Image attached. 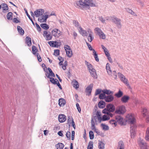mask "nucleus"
Listing matches in <instances>:
<instances>
[{"mask_svg":"<svg viewBox=\"0 0 149 149\" xmlns=\"http://www.w3.org/2000/svg\"><path fill=\"white\" fill-rule=\"evenodd\" d=\"M26 42L28 46L31 45V38L27 36L26 38Z\"/></svg>","mask_w":149,"mask_h":149,"instance_id":"nucleus-27","label":"nucleus"},{"mask_svg":"<svg viewBox=\"0 0 149 149\" xmlns=\"http://www.w3.org/2000/svg\"><path fill=\"white\" fill-rule=\"evenodd\" d=\"M70 132H67L66 134V136L68 140H70Z\"/></svg>","mask_w":149,"mask_h":149,"instance_id":"nucleus-49","label":"nucleus"},{"mask_svg":"<svg viewBox=\"0 0 149 149\" xmlns=\"http://www.w3.org/2000/svg\"><path fill=\"white\" fill-rule=\"evenodd\" d=\"M24 10L25 11V13H26V15L28 16V17L29 19L31 21V22H32L33 24V25H35L32 19V18L30 16L29 14H28V13L27 12V11L26 9V8H24Z\"/></svg>","mask_w":149,"mask_h":149,"instance_id":"nucleus-37","label":"nucleus"},{"mask_svg":"<svg viewBox=\"0 0 149 149\" xmlns=\"http://www.w3.org/2000/svg\"><path fill=\"white\" fill-rule=\"evenodd\" d=\"M13 21L15 23H18L20 22V21L16 18H15L13 19Z\"/></svg>","mask_w":149,"mask_h":149,"instance_id":"nucleus-64","label":"nucleus"},{"mask_svg":"<svg viewBox=\"0 0 149 149\" xmlns=\"http://www.w3.org/2000/svg\"><path fill=\"white\" fill-rule=\"evenodd\" d=\"M36 55L38 61L39 62H41V61H42L41 58L40 57V55H39L38 53H37L36 54Z\"/></svg>","mask_w":149,"mask_h":149,"instance_id":"nucleus-53","label":"nucleus"},{"mask_svg":"<svg viewBox=\"0 0 149 149\" xmlns=\"http://www.w3.org/2000/svg\"><path fill=\"white\" fill-rule=\"evenodd\" d=\"M58 119L60 122L63 123L66 120V117L64 115L61 114L59 115Z\"/></svg>","mask_w":149,"mask_h":149,"instance_id":"nucleus-15","label":"nucleus"},{"mask_svg":"<svg viewBox=\"0 0 149 149\" xmlns=\"http://www.w3.org/2000/svg\"><path fill=\"white\" fill-rule=\"evenodd\" d=\"M50 81L53 84H56V81L52 77L50 78Z\"/></svg>","mask_w":149,"mask_h":149,"instance_id":"nucleus-50","label":"nucleus"},{"mask_svg":"<svg viewBox=\"0 0 149 149\" xmlns=\"http://www.w3.org/2000/svg\"><path fill=\"white\" fill-rule=\"evenodd\" d=\"M54 54L56 56H58L59 54V50L58 49L55 50L54 51Z\"/></svg>","mask_w":149,"mask_h":149,"instance_id":"nucleus-51","label":"nucleus"},{"mask_svg":"<svg viewBox=\"0 0 149 149\" xmlns=\"http://www.w3.org/2000/svg\"><path fill=\"white\" fill-rule=\"evenodd\" d=\"M101 92V90L100 89H97L96 90V91L95 93V95H97L99 94H100Z\"/></svg>","mask_w":149,"mask_h":149,"instance_id":"nucleus-57","label":"nucleus"},{"mask_svg":"<svg viewBox=\"0 0 149 149\" xmlns=\"http://www.w3.org/2000/svg\"><path fill=\"white\" fill-rule=\"evenodd\" d=\"M72 126L73 127V128L75 129V126L74 123V121L73 119L72 118Z\"/></svg>","mask_w":149,"mask_h":149,"instance_id":"nucleus-63","label":"nucleus"},{"mask_svg":"<svg viewBox=\"0 0 149 149\" xmlns=\"http://www.w3.org/2000/svg\"><path fill=\"white\" fill-rule=\"evenodd\" d=\"M114 99V97L113 95H109L105 96V100L106 102H109L112 101Z\"/></svg>","mask_w":149,"mask_h":149,"instance_id":"nucleus-16","label":"nucleus"},{"mask_svg":"<svg viewBox=\"0 0 149 149\" xmlns=\"http://www.w3.org/2000/svg\"><path fill=\"white\" fill-rule=\"evenodd\" d=\"M95 30L97 32L100 38L103 39H105L106 38L105 35L100 28H96L95 29Z\"/></svg>","mask_w":149,"mask_h":149,"instance_id":"nucleus-8","label":"nucleus"},{"mask_svg":"<svg viewBox=\"0 0 149 149\" xmlns=\"http://www.w3.org/2000/svg\"><path fill=\"white\" fill-rule=\"evenodd\" d=\"M128 118L129 122L130 124L131 136L132 138H134L136 134V125L135 124V120L134 116L132 114L128 115L127 116Z\"/></svg>","mask_w":149,"mask_h":149,"instance_id":"nucleus-2","label":"nucleus"},{"mask_svg":"<svg viewBox=\"0 0 149 149\" xmlns=\"http://www.w3.org/2000/svg\"><path fill=\"white\" fill-rule=\"evenodd\" d=\"M66 55L69 57H70L72 55V52L71 49L66 51Z\"/></svg>","mask_w":149,"mask_h":149,"instance_id":"nucleus-39","label":"nucleus"},{"mask_svg":"<svg viewBox=\"0 0 149 149\" xmlns=\"http://www.w3.org/2000/svg\"><path fill=\"white\" fill-rule=\"evenodd\" d=\"M130 99L129 97L127 95L123 96L121 98V101L123 103L127 102Z\"/></svg>","mask_w":149,"mask_h":149,"instance_id":"nucleus-21","label":"nucleus"},{"mask_svg":"<svg viewBox=\"0 0 149 149\" xmlns=\"http://www.w3.org/2000/svg\"><path fill=\"white\" fill-rule=\"evenodd\" d=\"M125 111V107L123 105L118 107L116 109L115 113L119 114H124Z\"/></svg>","mask_w":149,"mask_h":149,"instance_id":"nucleus-6","label":"nucleus"},{"mask_svg":"<svg viewBox=\"0 0 149 149\" xmlns=\"http://www.w3.org/2000/svg\"><path fill=\"white\" fill-rule=\"evenodd\" d=\"M93 54L95 60L97 62H98L99 61V58L98 57L97 55L95 50H93Z\"/></svg>","mask_w":149,"mask_h":149,"instance_id":"nucleus-40","label":"nucleus"},{"mask_svg":"<svg viewBox=\"0 0 149 149\" xmlns=\"http://www.w3.org/2000/svg\"><path fill=\"white\" fill-rule=\"evenodd\" d=\"M43 36L46 37V40H49L52 39V36H50V32L47 31H45L44 32Z\"/></svg>","mask_w":149,"mask_h":149,"instance_id":"nucleus-13","label":"nucleus"},{"mask_svg":"<svg viewBox=\"0 0 149 149\" xmlns=\"http://www.w3.org/2000/svg\"><path fill=\"white\" fill-rule=\"evenodd\" d=\"M35 24L37 29L39 31H40L41 30V28L39 25L37 23H36Z\"/></svg>","mask_w":149,"mask_h":149,"instance_id":"nucleus-61","label":"nucleus"},{"mask_svg":"<svg viewBox=\"0 0 149 149\" xmlns=\"http://www.w3.org/2000/svg\"><path fill=\"white\" fill-rule=\"evenodd\" d=\"M40 26L43 29L45 30L49 29V26L46 23H42L40 24Z\"/></svg>","mask_w":149,"mask_h":149,"instance_id":"nucleus-34","label":"nucleus"},{"mask_svg":"<svg viewBox=\"0 0 149 149\" xmlns=\"http://www.w3.org/2000/svg\"><path fill=\"white\" fill-rule=\"evenodd\" d=\"M1 8L3 10L2 12L3 13H5L8 12V7L6 3H3L1 4Z\"/></svg>","mask_w":149,"mask_h":149,"instance_id":"nucleus-14","label":"nucleus"},{"mask_svg":"<svg viewBox=\"0 0 149 149\" xmlns=\"http://www.w3.org/2000/svg\"><path fill=\"white\" fill-rule=\"evenodd\" d=\"M110 119V118L106 115H103L102 118V120L103 121L108 120Z\"/></svg>","mask_w":149,"mask_h":149,"instance_id":"nucleus-46","label":"nucleus"},{"mask_svg":"<svg viewBox=\"0 0 149 149\" xmlns=\"http://www.w3.org/2000/svg\"><path fill=\"white\" fill-rule=\"evenodd\" d=\"M88 68L89 69V71L90 70H91L92 69H94L92 68V65L91 64H89V65H88Z\"/></svg>","mask_w":149,"mask_h":149,"instance_id":"nucleus-62","label":"nucleus"},{"mask_svg":"<svg viewBox=\"0 0 149 149\" xmlns=\"http://www.w3.org/2000/svg\"><path fill=\"white\" fill-rule=\"evenodd\" d=\"M92 88L93 85L92 84L90 85L86 88V93H87V95H88L91 94Z\"/></svg>","mask_w":149,"mask_h":149,"instance_id":"nucleus-17","label":"nucleus"},{"mask_svg":"<svg viewBox=\"0 0 149 149\" xmlns=\"http://www.w3.org/2000/svg\"><path fill=\"white\" fill-rule=\"evenodd\" d=\"M115 119L116 121L114 120H112L111 121V123L112 124H114L115 125H117V122L119 124L122 125L123 124V118L120 115H117L115 116Z\"/></svg>","mask_w":149,"mask_h":149,"instance_id":"nucleus-4","label":"nucleus"},{"mask_svg":"<svg viewBox=\"0 0 149 149\" xmlns=\"http://www.w3.org/2000/svg\"><path fill=\"white\" fill-rule=\"evenodd\" d=\"M17 29L18 32L22 35H24V30L20 26H17Z\"/></svg>","mask_w":149,"mask_h":149,"instance_id":"nucleus-31","label":"nucleus"},{"mask_svg":"<svg viewBox=\"0 0 149 149\" xmlns=\"http://www.w3.org/2000/svg\"><path fill=\"white\" fill-rule=\"evenodd\" d=\"M48 44L52 47H56L57 46L58 42L56 41H49L48 42Z\"/></svg>","mask_w":149,"mask_h":149,"instance_id":"nucleus-26","label":"nucleus"},{"mask_svg":"<svg viewBox=\"0 0 149 149\" xmlns=\"http://www.w3.org/2000/svg\"><path fill=\"white\" fill-rule=\"evenodd\" d=\"M138 142L141 149H147L146 143L144 141L143 139L140 138L139 139Z\"/></svg>","mask_w":149,"mask_h":149,"instance_id":"nucleus-9","label":"nucleus"},{"mask_svg":"<svg viewBox=\"0 0 149 149\" xmlns=\"http://www.w3.org/2000/svg\"><path fill=\"white\" fill-rule=\"evenodd\" d=\"M112 112H108V113H104L107 114L108 115V117H112L113 116V114L111 113Z\"/></svg>","mask_w":149,"mask_h":149,"instance_id":"nucleus-59","label":"nucleus"},{"mask_svg":"<svg viewBox=\"0 0 149 149\" xmlns=\"http://www.w3.org/2000/svg\"><path fill=\"white\" fill-rule=\"evenodd\" d=\"M61 31L58 29H55L52 31V35L56 38H58L60 35Z\"/></svg>","mask_w":149,"mask_h":149,"instance_id":"nucleus-11","label":"nucleus"},{"mask_svg":"<svg viewBox=\"0 0 149 149\" xmlns=\"http://www.w3.org/2000/svg\"><path fill=\"white\" fill-rule=\"evenodd\" d=\"M102 92L103 93H104L105 94H107V95H110L111 94H113V92L107 89L104 90H102Z\"/></svg>","mask_w":149,"mask_h":149,"instance_id":"nucleus-36","label":"nucleus"},{"mask_svg":"<svg viewBox=\"0 0 149 149\" xmlns=\"http://www.w3.org/2000/svg\"><path fill=\"white\" fill-rule=\"evenodd\" d=\"M73 23L75 25V26L76 27L78 26H79V23L77 21L75 20H74L73 21Z\"/></svg>","mask_w":149,"mask_h":149,"instance_id":"nucleus-54","label":"nucleus"},{"mask_svg":"<svg viewBox=\"0 0 149 149\" xmlns=\"http://www.w3.org/2000/svg\"><path fill=\"white\" fill-rule=\"evenodd\" d=\"M142 114L143 116L144 117H145L146 116H147V115L148 114V113L147 112V109L144 108L143 109L142 111Z\"/></svg>","mask_w":149,"mask_h":149,"instance_id":"nucleus-41","label":"nucleus"},{"mask_svg":"<svg viewBox=\"0 0 149 149\" xmlns=\"http://www.w3.org/2000/svg\"><path fill=\"white\" fill-rule=\"evenodd\" d=\"M48 17V15H43L38 18V21L41 22H46Z\"/></svg>","mask_w":149,"mask_h":149,"instance_id":"nucleus-12","label":"nucleus"},{"mask_svg":"<svg viewBox=\"0 0 149 149\" xmlns=\"http://www.w3.org/2000/svg\"><path fill=\"white\" fill-rule=\"evenodd\" d=\"M104 52L106 56H110V54L108 50L107 49L104 51Z\"/></svg>","mask_w":149,"mask_h":149,"instance_id":"nucleus-56","label":"nucleus"},{"mask_svg":"<svg viewBox=\"0 0 149 149\" xmlns=\"http://www.w3.org/2000/svg\"><path fill=\"white\" fill-rule=\"evenodd\" d=\"M76 106L77 107V108L78 109L79 112L80 113L81 111V108L80 107L78 103H76Z\"/></svg>","mask_w":149,"mask_h":149,"instance_id":"nucleus-55","label":"nucleus"},{"mask_svg":"<svg viewBox=\"0 0 149 149\" xmlns=\"http://www.w3.org/2000/svg\"><path fill=\"white\" fill-rule=\"evenodd\" d=\"M105 103L102 100L100 101L98 103V106L100 108H103L105 107Z\"/></svg>","mask_w":149,"mask_h":149,"instance_id":"nucleus-25","label":"nucleus"},{"mask_svg":"<svg viewBox=\"0 0 149 149\" xmlns=\"http://www.w3.org/2000/svg\"><path fill=\"white\" fill-rule=\"evenodd\" d=\"M57 149H63L64 146V145L61 143H58L56 145Z\"/></svg>","mask_w":149,"mask_h":149,"instance_id":"nucleus-32","label":"nucleus"},{"mask_svg":"<svg viewBox=\"0 0 149 149\" xmlns=\"http://www.w3.org/2000/svg\"><path fill=\"white\" fill-rule=\"evenodd\" d=\"M89 136L91 139H93L94 138L93 132L91 130L89 132Z\"/></svg>","mask_w":149,"mask_h":149,"instance_id":"nucleus-45","label":"nucleus"},{"mask_svg":"<svg viewBox=\"0 0 149 149\" xmlns=\"http://www.w3.org/2000/svg\"><path fill=\"white\" fill-rule=\"evenodd\" d=\"M86 45H87V46L88 47L89 49L90 50H92V51H93V50H95L94 49H93L92 48V47H91V45H89V44L88 42H86Z\"/></svg>","mask_w":149,"mask_h":149,"instance_id":"nucleus-52","label":"nucleus"},{"mask_svg":"<svg viewBox=\"0 0 149 149\" xmlns=\"http://www.w3.org/2000/svg\"><path fill=\"white\" fill-rule=\"evenodd\" d=\"M101 125L102 128L103 130H107L109 129V127L107 125H106L103 124H102Z\"/></svg>","mask_w":149,"mask_h":149,"instance_id":"nucleus-43","label":"nucleus"},{"mask_svg":"<svg viewBox=\"0 0 149 149\" xmlns=\"http://www.w3.org/2000/svg\"><path fill=\"white\" fill-rule=\"evenodd\" d=\"M88 33L89 36L87 38L88 40V41L91 42L93 39L94 37L92 34L91 31L90 30L88 31Z\"/></svg>","mask_w":149,"mask_h":149,"instance_id":"nucleus-20","label":"nucleus"},{"mask_svg":"<svg viewBox=\"0 0 149 149\" xmlns=\"http://www.w3.org/2000/svg\"><path fill=\"white\" fill-rule=\"evenodd\" d=\"M106 69L107 72V73L109 75H111L112 72L110 69V68L109 66V63H107L106 66Z\"/></svg>","mask_w":149,"mask_h":149,"instance_id":"nucleus-24","label":"nucleus"},{"mask_svg":"<svg viewBox=\"0 0 149 149\" xmlns=\"http://www.w3.org/2000/svg\"><path fill=\"white\" fill-rule=\"evenodd\" d=\"M123 92L120 90H119L118 92L115 94V96L118 98H120L123 96Z\"/></svg>","mask_w":149,"mask_h":149,"instance_id":"nucleus-33","label":"nucleus"},{"mask_svg":"<svg viewBox=\"0 0 149 149\" xmlns=\"http://www.w3.org/2000/svg\"><path fill=\"white\" fill-rule=\"evenodd\" d=\"M72 83L73 85V86L75 88L77 89L79 88V84L78 83L77 81L75 80H74L72 81Z\"/></svg>","mask_w":149,"mask_h":149,"instance_id":"nucleus-29","label":"nucleus"},{"mask_svg":"<svg viewBox=\"0 0 149 149\" xmlns=\"http://www.w3.org/2000/svg\"><path fill=\"white\" fill-rule=\"evenodd\" d=\"M95 123L94 122L93 119L92 118L91 120V128L92 130H94L96 128L95 126Z\"/></svg>","mask_w":149,"mask_h":149,"instance_id":"nucleus-35","label":"nucleus"},{"mask_svg":"<svg viewBox=\"0 0 149 149\" xmlns=\"http://www.w3.org/2000/svg\"><path fill=\"white\" fill-rule=\"evenodd\" d=\"M118 77L120 78L121 81L124 83L127 86H129V84L128 83V80L125 78V76L120 72L118 73Z\"/></svg>","mask_w":149,"mask_h":149,"instance_id":"nucleus-7","label":"nucleus"},{"mask_svg":"<svg viewBox=\"0 0 149 149\" xmlns=\"http://www.w3.org/2000/svg\"><path fill=\"white\" fill-rule=\"evenodd\" d=\"M44 10L43 9H39L36 10L34 12L35 16L38 17L42 16L44 13Z\"/></svg>","mask_w":149,"mask_h":149,"instance_id":"nucleus-10","label":"nucleus"},{"mask_svg":"<svg viewBox=\"0 0 149 149\" xmlns=\"http://www.w3.org/2000/svg\"><path fill=\"white\" fill-rule=\"evenodd\" d=\"M32 50L33 53L34 55L37 54V52H38V50L36 47L35 46H33L32 47Z\"/></svg>","mask_w":149,"mask_h":149,"instance_id":"nucleus-38","label":"nucleus"},{"mask_svg":"<svg viewBox=\"0 0 149 149\" xmlns=\"http://www.w3.org/2000/svg\"><path fill=\"white\" fill-rule=\"evenodd\" d=\"M112 21L115 24L118 29H120L122 27L121 20L119 19L114 16L111 17Z\"/></svg>","mask_w":149,"mask_h":149,"instance_id":"nucleus-5","label":"nucleus"},{"mask_svg":"<svg viewBox=\"0 0 149 149\" xmlns=\"http://www.w3.org/2000/svg\"><path fill=\"white\" fill-rule=\"evenodd\" d=\"M98 143V148L99 149H104L105 144L102 141H99Z\"/></svg>","mask_w":149,"mask_h":149,"instance_id":"nucleus-28","label":"nucleus"},{"mask_svg":"<svg viewBox=\"0 0 149 149\" xmlns=\"http://www.w3.org/2000/svg\"><path fill=\"white\" fill-rule=\"evenodd\" d=\"M12 13L11 12L8 13L7 15V18L8 20L12 19Z\"/></svg>","mask_w":149,"mask_h":149,"instance_id":"nucleus-42","label":"nucleus"},{"mask_svg":"<svg viewBox=\"0 0 149 149\" xmlns=\"http://www.w3.org/2000/svg\"><path fill=\"white\" fill-rule=\"evenodd\" d=\"M125 145L123 141H119L118 143V146L117 149H124Z\"/></svg>","mask_w":149,"mask_h":149,"instance_id":"nucleus-18","label":"nucleus"},{"mask_svg":"<svg viewBox=\"0 0 149 149\" xmlns=\"http://www.w3.org/2000/svg\"><path fill=\"white\" fill-rule=\"evenodd\" d=\"M64 48L66 51L67 50V49L68 50H70L71 49H70V47L68 45H66L65 46Z\"/></svg>","mask_w":149,"mask_h":149,"instance_id":"nucleus-60","label":"nucleus"},{"mask_svg":"<svg viewBox=\"0 0 149 149\" xmlns=\"http://www.w3.org/2000/svg\"><path fill=\"white\" fill-rule=\"evenodd\" d=\"M89 72H90L91 76L96 79L97 77V75L96 72L95 70L94 69H92L91 70H90Z\"/></svg>","mask_w":149,"mask_h":149,"instance_id":"nucleus-22","label":"nucleus"},{"mask_svg":"<svg viewBox=\"0 0 149 149\" xmlns=\"http://www.w3.org/2000/svg\"><path fill=\"white\" fill-rule=\"evenodd\" d=\"M66 103L65 100L63 99H60L59 100L58 104L60 106H63Z\"/></svg>","mask_w":149,"mask_h":149,"instance_id":"nucleus-23","label":"nucleus"},{"mask_svg":"<svg viewBox=\"0 0 149 149\" xmlns=\"http://www.w3.org/2000/svg\"><path fill=\"white\" fill-rule=\"evenodd\" d=\"M106 96L104 93H101L100 94L99 96V98L101 100H103L104 99H105V97Z\"/></svg>","mask_w":149,"mask_h":149,"instance_id":"nucleus-48","label":"nucleus"},{"mask_svg":"<svg viewBox=\"0 0 149 149\" xmlns=\"http://www.w3.org/2000/svg\"><path fill=\"white\" fill-rule=\"evenodd\" d=\"M116 109L115 106L113 104H108L106 106V108L102 111V113H108L109 112H114Z\"/></svg>","mask_w":149,"mask_h":149,"instance_id":"nucleus-3","label":"nucleus"},{"mask_svg":"<svg viewBox=\"0 0 149 149\" xmlns=\"http://www.w3.org/2000/svg\"><path fill=\"white\" fill-rule=\"evenodd\" d=\"M96 116L97 117H100L101 116V114L100 111H98L96 113Z\"/></svg>","mask_w":149,"mask_h":149,"instance_id":"nucleus-58","label":"nucleus"},{"mask_svg":"<svg viewBox=\"0 0 149 149\" xmlns=\"http://www.w3.org/2000/svg\"><path fill=\"white\" fill-rule=\"evenodd\" d=\"M126 11L128 13H130L131 15L135 16H137V14L131 9L129 8H127L126 9Z\"/></svg>","mask_w":149,"mask_h":149,"instance_id":"nucleus-30","label":"nucleus"},{"mask_svg":"<svg viewBox=\"0 0 149 149\" xmlns=\"http://www.w3.org/2000/svg\"><path fill=\"white\" fill-rule=\"evenodd\" d=\"M79 32L82 36H88V33H87L86 31L83 30L80 26L79 27Z\"/></svg>","mask_w":149,"mask_h":149,"instance_id":"nucleus-19","label":"nucleus"},{"mask_svg":"<svg viewBox=\"0 0 149 149\" xmlns=\"http://www.w3.org/2000/svg\"><path fill=\"white\" fill-rule=\"evenodd\" d=\"M145 139L147 141L149 140V129L148 128H147L146 131Z\"/></svg>","mask_w":149,"mask_h":149,"instance_id":"nucleus-44","label":"nucleus"},{"mask_svg":"<svg viewBox=\"0 0 149 149\" xmlns=\"http://www.w3.org/2000/svg\"><path fill=\"white\" fill-rule=\"evenodd\" d=\"M82 0L77 1L74 3L75 6L81 9L87 10L89 8V6L95 7L97 6V3L94 0H85L82 2Z\"/></svg>","mask_w":149,"mask_h":149,"instance_id":"nucleus-1","label":"nucleus"},{"mask_svg":"<svg viewBox=\"0 0 149 149\" xmlns=\"http://www.w3.org/2000/svg\"><path fill=\"white\" fill-rule=\"evenodd\" d=\"M93 143L92 142H90L89 143L87 147L88 149H93Z\"/></svg>","mask_w":149,"mask_h":149,"instance_id":"nucleus-47","label":"nucleus"}]
</instances>
